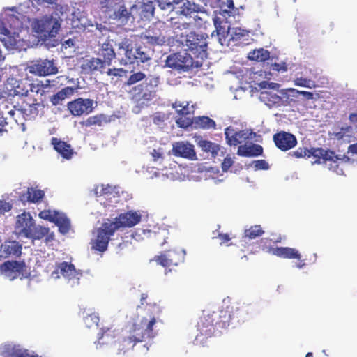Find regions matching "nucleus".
<instances>
[{"label":"nucleus","mask_w":357,"mask_h":357,"mask_svg":"<svg viewBox=\"0 0 357 357\" xmlns=\"http://www.w3.org/2000/svg\"><path fill=\"white\" fill-rule=\"evenodd\" d=\"M166 66L178 70L188 71L190 69L202 66L199 61H195L188 52H177L169 55L166 59Z\"/></svg>","instance_id":"423d86ee"},{"label":"nucleus","mask_w":357,"mask_h":357,"mask_svg":"<svg viewBox=\"0 0 357 357\" xmlns=\"http://www.w3.org/2000/svg\"><path fill=\"white\" fill-rule=\"evenodd\" d=\"M59 273L63 277L68 280V282L70 284V287H74L79 284L81 273L76 271L73 264L66 261L58 264L55 270L52 273V275L54 278H59Z\"/></svg>","instance_id":"f8f14e48"},{"label":"nucleus","mask_w":357,"mask_h":357,"mask_svg":"<svg viewBox=\"0 0 357 357\" xmlns=\"http://www.w3.org/2000/svg\"><path fill=\"white\" fill-rule=\"evenodd\" d=\"M98 54L103 58V61L107 66H110L112 60L115 58L116 54L113 48L112 44L109 40H106L98 50Z\"/></svg>","instance_id":"473e14b6"},{"label":"nucleus","mask_w":357,"mask_h":357,"mask_svg":"<svg viewBox=\"0 0 357 357\" xmlns=\"http://www.w3.org/2000/svg\"><path fill=\"white\" fill-rule=\"evenodd\" d=\"M225 135L227 143L229 146H236L248 139V135L244 130L235 131L230 128L225 129Z\"/></svg>","instance_id":"a878e982"},{"label":"nucleus","mask_w":357,"mask_h":357,"mask_svg":"<svg viewBox=\"0 0 357 357\" xmlns=\"http://www.w3.org/2000/svg\"><path fill=\"white\" fill-rule=\"evenodd\" d=\"M271 240L269 238H262L261 240V247L263 251L269 254L275 255L284 259H296L300 261L296 266L299 268H303L305 264L301 261V255L298 250L289 247H276L271 246Z\"/></svg>","instance_id":"39448f33"},{"label":"nucleus","mask_w":357,"mask_h":357,"mask_svg":"<svg viewBox=\"0 0 357 357\" xmlns=\"http://www.w3.org/2000/svg\"><path fill=\"white\" fill-rule=\"evenodd\" d=\"M109 121V119H107L105 114H100L88 118L87 120L82 123L86 126L93 125L101 126L103 123H107Z\"/></svg>","instance_id":"09e8293b"},{"label":"nucleus","mask_w":357,"mask_h":357,"mask_svg":"<svg viewBox=\"0 0 357 357\" xmlns=\"http://www.w3.org/2000/svg\"><path fill=\"white\" fill-rule=\"evenodd\" d=\"M271 70L278 72H286L287 70V66L286 63H275L271 65Z\"/></svg>","instance_id":"774afa93"},{"label":"nucleus","mask_w":357,"mask_h":357,"mask_svg":"<svg viewBox=\"0 0 357 357\" xmlns=\"http://www.w3.org/2000/svg\"><path fill=\"white\" fill-rule=\"evenodd\" d=\"M51 144L54 149L65 159L69 160L73 155V149L69 144L56 137H52Z\"/></svg>","instance_id":"cd10ccee"},{"label":"nucleus","mask_w":357,"mask_h":357,"mask_svg":"<svg viewBox=\"0 0 357 357\" xmlns=\"http://www.w3.org/2000/svg\"><path fill=\"white\" fill-rule=\"evenodd\" d=\"M238 9L234 7L233 0H220V13L227 14L229 16L235 15Z\"/></svg>","instance_id":"a19ab883"},{"label":"nucleus","mask_w":357,"mask_h":357,"mask_svg":"<svg viewBox=\"0 0 357 357\" xmlns=\"http://www.w3.org/2000/svg\"><path fill=\"white\" fill-rule=\"evenodd\" d=\"M197 123L203 128H211L215 126V121L208 116L199 117Z\"/></svg>","instance_id":"13d9d810"},{"label":"nucleus","mask_w":357,"mask_h":357,"mask_svg":"<svg viewBox=\"0 0 357 357\" xmlns=\"http://www.w3.org/2000/svg\"><path fill=\"white\" fill-rule=\"evenodd\" d=\"M158 83V77L145 79L144 82L132 88L133 98L141 104L151 101L155 96Z\"/></svg>","instance_id":"20e7f679"},{"label":"nucleus","mask_w":357,"mask_h":357,"mask_svg":"<svg viewBox=\"0 0 357 357\" xmlns=\"http://www.w3.org/2000/svg\"><path fill=\"white\" fill-rule=\"evenodd\" d=\"M309 149L306 147H299L296 151L290 152L289 155L295 158H309Z\"/></svg>","instance_id":"bf43d9fd"},{"label":"nucleus","mask_w":357,"mask_h":357,"mask_svg":"<svg viewBox=\"0 0 357 357\" xmlns=\"http://www.w3.org/2000/svg\"><path fill=\"white\" fill-rule=\"evenodd\" d=\"M254 166L256 169L267 170L269 169V165L265 160L254 161Z\"/></svg>","instance_id":"338daca9"},{"label":"nucleus","mask_w":357,"mask_h":357,"mask_svg":"<svg viewBox=\"0 0 357 357\" xmlns=\"http://www.w3.org/2000/svg\"><path fill=\"white\" fill-rule=\"evenodd\" d=\"M114 19L119 21L123 25L127 24L132 17L131 13L128 10L125 6H119V8L114 11Z\"/></svg>","instance_id":"c03bdc74"},{"label":"nucleus","mask_w":357,"mask_h":357,"mask_svg":"<svg viewBox=\"0 0 357 357\" xmlns=\"http://www.w3.org/2000/svg\"><path fill=\"white\" fill-rule=\"evenodd\" d=\"M107 66L105 62L99 58H91L90 59L85 60L81 66L83 71L85 73H93L95 71H100L102 73Z\"/></svg>","instance_id":"7c9ffc66"},{"label":"nucleus","mask_w":357,"mask_h":357,"mask_svg":"<svg viewBox=\"0 0 357 357\" xmlns=\"http://www.w3.org/2000/svg\"><path fill=\"white\" fill-rule=\"evenodd\" d=\"M259 86L261 89H274L280 91V84L275 82H268L267 81H262L259 84Z\"/></svg>","instance_id":"69168bd1"},{"label":"nucleus","mask_w":357,"mask_h":357,"mask_svg":"<svg viewBox=\"0 0 357 357\" xmlns=\"http://www.w3.org/2000/svg\"><path fill=\"white\" fill-rule=\"evenodd\" d=\"M24 98L22 100V104L20 106V108L17 109L20 112H26L29 110V112H33V110L38 109V107H40V105L37 102L36 99L30 97L26 95H24Z\"/></svg>","instance_id":"e433bc0d"},{"label":"nucleus","mask_w":357,"mask_h":357,"mask_svg":"<svg viewBox=\"0 0 357 357\" xmlns=\"http://www.w3.org/2000/svg\"><path fill=\"white\" fill-rule=\"evenodd\" d=\"M155 324V319L153 316L151 319L142 317L139 321L128 326L126 334L115 342L116 354L125 355L132 350L137 343L153 338L156 335V333L153 331Z\"/></svg>","instance_id":"f03ea898"},{"label":"nucleus","mask_w":357,"mask_h":357,"mask_svg":"<svg viewBox=\"0 0 357 357\" xmlns=\"http://www.w3.org/2000/svg\"><path fill=\"white\" fill-rule=\"evenodd\" d=\"M102 333L98 337V343L100 344H107L117 336L118 332L116 330H112L110 328L106 329L102 328Z\"/></svg>","instance_id":"a18cd8bd"},{"label":"nucleus","mask_w":357,"mask_h":357,"mask_svg":"<svg viewBox=\"0 0 357 357\" xmlns=\"http://www.w3.org/2000/svg\"><path fill=\"white\" fill-rule=\"evenodd\" d=\"M264 234V231L261 225H253L244 231L243 237L245 239L252 240L257 237L261 236Z\"/></svg>","instance_id":"49530a36"},{"label":"nucleus","mask_w":357,"mask_h":357,"mask_svg":"<svg viewBox=\"0 0 357 357\" xmlns=\"http://www.w3.org/2000/svg\"><path fill=\"white\" fill-rule=\"evenodd\" d=\"M273 142L278 149L287 151L295 147L297 144L296 137L291 133L280 131L273 135Z\"/></svg>","instance_id":"2eb2a0df"},{"label":"nucleus","mask_w":357,"mask_h":357,"mask_svg":"<svg viewBox=\"0 0 357 357\" xmlns=\"http://www.w3.org/2000/svg\"><path fill=\"white\" fill-rule=\"evenodd\" d=\"M196 142L202 151L207 154H210L211 158H215L218 156L220 151V146L219 144L207 139H204L202 137L197 138Z\"/></svg>","instance_id":"c756f323"},{"label":"nucleus","mask_w":357,"mask_h":357,"mask_svg":"<svg viewBox=\"0 0 357 357\" xmlns=\"http://www.w3.org/2000/svg\"><path fill=\"white\" fill-rule=\"evenodd\" d=\"M172 153L176 157H181L190 160H196L197 154L194 146L188 142H177L172 145Z\"/></svg>","instance_id":"f3484780"},{"label":"nucleus","mask_w":357,"mask_h":357,"mask_svg":"<svg viewBox=\"0 0 357 357\" xmlns=\"http://www.w3.org/2000/svg\"><path fill=\"white\" fill-rule=\"evenodd\" d=\"M172 107L176 112H195L198 109L196 103L185 100H176L172 105Z\"/></svg>","instance_id":"79ce46f5"},{"label":"nucleus","mask_w":357,"mask_h":357,"mask_svg":"<svg viewBox=\"0 0 357 357\" xmlns=\"http://www.w3.org/2000/svg\"><path fill=\"white\" fill-rule=\"evenodd\" d=\"M259 100L270 109L281 107L280 94H276L271 91H263L259 93Z\"/></svg>","instance_id":"bb28decb"},{"label":"nucleus","mask_w":357,"mask_h":357,"mask_svg":"<svg viewBox=\"0 0 357 357\" xmlns=\"http://www.w3.org/2000/svg\"><path fill=\"white\" fill-rule=\"evenodd\" d=\"M1 251L5 257L9 256H20L22 253V245L16 241H5L1 245Z\"/></svg>","instance_id":"72a5a7b5"},{"label":"nucleus","mask_w":357,"mask_h":357,"mask_svg":"<svg viewBox=\"0 0 357 357\" xmlns=\"http://www.w3.org/2000/svg\"><path fill=\"white\" fill-rule=\"evenodd\" d=\"M28 70L31 74L39 77L55 75L58 73V68L53 59H39L34 61L28 66Z\"/></svg>","instance_id":"9b49d317"},{"label":"nucleus","mask_w":357,"mask_h":357,"mask_svg":"<svg viewBox=\"0 0 357 357\" xmlns=\"http://www.w3.org/2000/svg\"><path fill=\"white\" fill-rule=\"evenodd\" d=\"M113 190H114L111 185L102 184L100 186L96 187L95 194L96 197L105 196L111 195Z\"/></svg>","instance_id":"5fc2aeb1"},{"label":"nucleus","mask_w":357,"mask_h":357,"mask_svg":"<svg viewBox=\"0 0 357 357\" xmlns=\"http://www.w3.org/2000/svg\"><path fill=\"white\" fill-rule=\"evenodd\" d=\"M36 86L31 83L27 78L17 79L13 77L8 78L5 84V89L9 96H20L26 95L29 91L38 92V89H36Z\"/></svg>","instance_id":"6e6552de"},{"label":"nucleus","mask_w":357,"mask_h":357,"mask_svg":"<svg viewBox=\"0 0 357 357\" xmlns=\"http://www.w3.org/2000/svg\"><path fill=\"white\" fill-rule=\"evenodd\" d=\"M352 132L353 130L351 126L342 127L337 132H334L332 136L335 139L342 140L346 137H351Z\"/></svg>","instance_id":"603ef678"},{"label":"nucleus","mask_w":357,"mask_h":357,"mask_svg":"<svg viewBox=\"0 0 357 357\" xmlns=\"http://www.w3.org/2000/svg\"><path fill=\"white\" fill-rule=\"evenodd\" d=\"M94 101L89 98H78L67 104L69 112H92Z\"/></svg>","instance_id":"5701e85b"},{"label":"nucleus","mask_w":357,"mask_h":357,"mask_svg":"<svg viewBox=\"0 0 357 357\" xmlns=\"http://www.w3.org/2000/svg\"><path fill=\"white\" fill-rule=\"evenodd\" d=\"M270 58V52L264 49L259 48L250 52L248 54V59L250 61L257 62H264Z\"/></svg>","instance_id":"58836bf2"},{"label":"nucleus","mask_w":357,"mask_h":357,"mask_svg":"<svg viewBox=\"0 0 357 357\" xmlns=\"http://www.w3.org/2000/svg\"><path fill=\"white\" fill-rule=\"evenodd\" d=\"M280 94L281 106H288L295 104L298 98V90L294 88H287L279 91Z\"/></svg>","instance_id":"2f4dec72"},{"label":"nucleus","mask_w":357,"mask_h":357,"mask_svg":"<svg viewBox=\"0 0 357 357\" xmlns=\"http://www.w3.org/2000/svg\"><path fill=\"white\" fill-rule=\"evenodd\" d=\"M187 19L181 15L176 14V16L171 17L169 20L170 26L174 30V39L176 42V35L184 34L181 31L189 30L191 28V22H187Z\"/></svg>","instance_id":"b1692460"},{"label":"nucleus","mask_w":357,"mask_h":357,"mask_svg":"<svg viewBox=\"0 0 357 357\" xmlns=\"http://www.w3.org/2000/svg\"><path fill=\"white\" fill-rule=\"evenodd\" d=\"M166 29L165 22L158 21L149 26L142 37L151 45H162L166 42Z\"/></svg>","instance_id":"1a4fd4ad"},{"label":"nucleus","mask_w":357,"mask_h":357,"mask_svg":"<svg viewBox=\"0 0 357 357\" xmlns=\"http://www.w3.org/2000/svg\"><path fill=\"white\" fill-rule=\"evenodd\" d=\"M70 80L68 79V77L66 75H60L56 77L53 80H49L47 79L43 82V81H40V84H38L36 85V88H38L39 86L40 88L44 91L45 89L50 87L51 86H56V84H59V86L65 85L68 84Z\"/></svg>","instance_id":"4c0bfd02"},{"label":"nucleus","mask_w":357,"mask_h":357,"mask_svg":"<svg viewBox=\"0 0 357 357\" xmlns=\"http://www.w3.org/2000/svg\"><path fill=\"white\" fill-rule=\"evenodd\" d=\"M6 92L0 91V112L9 109L10 100L6 96Z\"/></svg>","instance_id":"0e129e2a"},{"label":"nucleus","mask_w":357,"mask_h":357,"mask_svg":"<svg viewBox=\"0 0 357 357\" xmlns=\"http://www.w3.org/2000/svg\"><path fill=\"white\" fill-rule=\"evenodd\" d=\"M199 12L200 7L198 5L187 1L181 7V10L176 13V14L181 15L185 19H188V17L190 19L195 13Z\"/></svg>","instance_id":"c9c22d12"},{"label":"nucleus","mask_w":357,"mask_h":357,"mask_svg":"<svg viewBox=\"0 0 357 357\" xmlns=\"http://www.w3.org/2000/svg\"><path fill=\"white\" fill-rule=\"evenodd\" d=\"M263 153V147L257 144H250V145H241L238 148L237 154L243 157H257Z\"/></svg>","instance_id":"c85d7f7f"},{"label":"nucleus","mask_w":357,"mask_h":357,"mask_svg":"<svg viewBox=\"0 0 357 357\" xmlns=\"http://www.w3.org/2000/svg\"><path fill=\"white\" fill-rule=\"evenodd\" d=\"M183 0H158V6L162 10L174 9V4L181 3Z\"/></svg>","instance_id":"6e6d98bb"},{"label":"nucleus","mask_w":357,"mask_h":357,"mask_svg":"<svg viewBox=\"0 0 357 357\" xmlns=\"http://www.w3.org/2000/svg\"><path fill=\"white\" fill-rule=\"evenodd\" d=\"M54 223L58 226L59 231L62 234L68 233L70 229V220L64 215L59 213Z\"/></svg>","instance_id":"37998d69"},{"label":"nucleus","mask_w":357,"mask_h":357,"mask_svg":"<svg viewBox=\"0 0 357 357\" xmlns=\"http://www.w3.org/2000/svg\"><path fill=\"white\" fill-rule=\"evenodd\" d=\"M207 38V34L190 31L189 33L176 35V43L182 47H186L185 50L189 51L202 63L208 55Z\"/></svg>","instance_id":"7ed1b4c3"},{"label":"nucleus","mask_w":357,"mask_h":357,"mask_svg":"<svg viewBox=\"0 0 357 357\" xmlns=\"http://www.w3.org/2000/svg\"><path fill=\"white\" fill-rule=\"evenodd\" d=\"M4 357H40L37 354H30L27 350H22L16 347H7L4 351Z\"/></svg>","instance_id":"ea45409f"},{"label":"nucleus","mask_w":357,"mask_h":357,"mask_svg":"<svg viewBox=\"0 0 357 357\" xmlns=\"http://www.w3.org/2000/svg\"><path fill=\"white\" fill-rule=\"evenodd\" d=\"M61 27L58 20L52 16H45L33 22V29L36 33L45 38L56 36Z\"/></svg>","instance_id":"0eeeda50"},{"label":"nucleus","mask_w":357,"mask_h":357,"mask_svg":"<svg viewBox=\"0 0 357 357\" xmlns=\"http://www.w3.org/2000/svg\"><path fill=\"white\" fill-rule=\"evenodd\" d=\"M59 214V213L56 211H52L50 210H44L40 212L39 217L41 219L48 220L49 222L54 223Z\"/></svg>","instance_id":"864d4df0"},{"label":"nucleus","mask_w":357,"mask_h":357,"mask_svg":"<svg viewBox=\"0 0 357 357\" xmlns=\"http://www.w3.org/2000/svg\"><path fill=\"white\" fill-rule=\"evenodd\" d=\"M120 48H123L125 51V64L136 62L135 49L134 50L131 45L122 43Z\"/></svg>","instance_id":"de8ad7c7"},{"label":"nucleus","mask_w":357,"mask_h":357,"mask_svg":"<svg viewBox=\"0 0 357 357\" xmlns=\"http://www.w3.org/2000/svg\"><path fill=\"white\" fill-rule=\"evenodd\" d=\"M213 22L215 27V31L218 36L225 37L226 34H228V31L225 29L224 26H222V22L219 17H215L213 18Z\"/></svg>","instance_id":"052dcab7"},{"label":"nucleus","mask_w":357,"mask_h":357,"mask_svg":"<svg viewBox=\"0 0 357 357\" xmlns=\"http://www.w3.org/2000/svg\"><path fill=\"white\" fill-rule=\"evenodd\" d=\"M197 327L201 335L211 337L214 333L218 325L214 317L211 316V312H204L197 322Z\"/></svg>","instance_id":"dca6fc26"},{"label":"nucleus","mask_w":357,"mask_h":357,"mask_svg":"<svg viewBox=\"0 0 357 357\" xmlns=\"http://www.w3.org/2000/svg\"><path fill=\"white\" fill-rule=\"evenodd\" d=\"M45 197V192L37 187H29L26 192L21 193L19 199L22 203H40Z\"/></svg>","instance_id":"412c9836"},{"label":"nucleus","mask_w":357,"mask_h":357,"mask_svg":"<svg viewBox=\"0 0 357 357\" xmlns=\"http://www.w3.org/2000/svg\"><path fill=\"white\" fill-rule=\"evenodd\" d=\"M146 75L142 72H137L132 74L127 80L126 84L128 85H132L144 79Z\"/></svg>","instance_id":"680f3d73"},{"label":"nucleus","mask_w":357,"mask_h":357,"mask_svg":"<svg viewBox=\"0 0 357 357\" xmlns=\"http://www.w3.org/2000/svg\"><path fill=\"white\" fill-rule=\"evenodd\" d=\"M180 116L176 120V123L180 128H187L193 123L192 117L188 116L192 113H178Z\"/></svg>","instance_id":"3c124183"},{"label":"nucleus","mask_w":357,"mask_h":357,"mask_svg":"<svg viewBox=\"0 0 357 357\" xmlns=\"http://www.w3.org/2000/svg\"><path fill=\"white\" fill-rule=\"evenodd\" d=\"M142 215L135 211L121 213L114 221L107 219L97 229L95 238L91 240L93 250L103 252L107 250L111 236L121 227H132L137 225Z\"/></svg>","instance_id":"f257e3e1"},{"label":"nucleus","mask_w":357,"mask_h":357,"mask_svg":"<svg viewBox=\"0 0 357 357\" xmlns=\"http://www.w3.org/2000/svg\"><path fill=\"white\" fill-rule=\"evenodd\" d=\"M294 84L296 86L305 87L308 89H313L317 86V84L314 81L311 79H307L306 77H296L293 80Z\"/></svg>","instance_id":"8fccbe9b"},{"label":"nucleus","mask_w":357,"mask_h":357,"mask_svg":"<svg viewBox=\"0 0 357 357\" xmlns=\"http://www.w3.org/2000/svg\"><path fill=\"white\" fill-rule=\"evenodd\" d=\"M232 307L234 324H241L248 321L252 315L253 307L250 304L230 303Z\"/></svg>","instance_id":"4468645a"},{"label":"nucleus","mask_w":357,"mask_h":357,"mask_svg":"<svg viewBox=\"0 0 357 357\" xmlns=\"http://www.w3.org/2000/svg\"><path fill=\"white\" fill-rule=\"evenodd\" d=\"M79 87L77 86H66L63 88L61 90L59 91L55 94L52 95L50 98V101L51 103L54 105H62L63 101L70 98L74 95V93L77 91Z\"/></svg>","instance_id":"393cba45"},{"label":"nucleus","mask_w":357,"mask_h":357,"mask_svg":"<svg viewBox=\"0 0 357 357\" xmlns=\"http://www.w3.org/2000/svg\"><path fill=\"white\" fill-rule=\"evenodd\" d=\"M309 158L313 156L316 158V163H326L327 161H331L335 163V167H338L335 159H337V156L333 151L326 150L322 148H312L309 149Z\"/></svg>","instance_id":"aec40b11"},{"label":"nucleus","mask_w":357,"mask_h":357,"mask_svg":"<svg viewBox=\"0 0 357 357\" xmlns=\"http://www.w3.org/2000/svg\"><path fill=\"white\" fill-rule=\"evenodd\" d=\"M232 307L230 303L222 307L219 311L211 312V316L214 317L215 323L219 328H224L234 324L232 318Z\"/></svg>","instance_id":"6ab92c4d"},{"label":"nucleus","mask_w":357,"mask_h":357,"mask_svg":"<svg viewBox=\"0 0 357 357\" xmlns=\"http://www.w3.org/2000/svg\"><path fill=\"white\" fill-rule=\"evenodd\" d=\"M26 238L32 240H40L45 238V242L49 244L55 239V235L54 232H50L48 227L35 225L31 231V235Z\"/></svg>","instance_id":"4be33fe9"},{"label":"nucleus","mask_w":357,"mask_h":357,"mask_svg":"<svg viewBox=\"0 0 357 357\" xmlns=\"http://www.w3.org/2000/svg\"><path fill=\"white\" fill-rule=\"evenodd\" d=\"M35 224V220L31 214L24 212L17 216L15 228L19 235L26 238L31 235V231Z\"/></svg>","instance_id":"a211bd4d"},{"label":"nucleus","mask_w":357,"mask_h":357,"mask_svg":"<svg viewBox=\"0 0 357 357\" xmlns=\"http://www.w3.org/2000/svg\"><path fill=\"white\" fill-rule=\"evenodd\" d=\"M136 62L144 63L150 59L148 54L141 47L135 48Z\"/></svg>","instance_id":"e2e57ef3"},{"label":"nucleus","mask_w":357,"mask_h":357,"mask_svg":"<svg viewBox=\"0 0 357 357\" xmlns=\"http://www.w3.org/2000/svg\"><path fill=\"white\" fill-rule=\"evenodd\" d=\"M147 298L148 294L146 293H142L141 294V305H145L146 309L147 310L148 312H149V319H151L153 316L156 319V317H158L161 313V308L156 303H147Z\"/></svg>","instance_id":"f704fd0d"},{"label":"nucleus","mask_w":357,"mask_h":357,"mask_svg":"<svg viewBox=\"0 0 357 357\" xmlns=\"http://www.w3.org/2000/svg\"><path fill=\"white\" fill-rule=\"evenodd\" d=\"M26 269L24 261H7L0 265L1 272L10 280L23 276Z\"/></svg>","instance_id":"ddd939ff"},{"label":"nucleus","mask_w":357,"mask_h":357,"mask_svg":"<svg viewBox=\"0 0 357 357\" xmlns=\"http://www.w3.org/2000/svg\"><path fill=\"white\" fill-rule=\"evenodd\" d=\"M99 320L100 319L98 315L96 313H92L84 317V321L87 327L91 328L94 326H98Z\"/></svg>","instance_id":"4d7b16f0"},{"label":"nucleus","mask_w":357,"mask_h":357,"mask_svg":"<svg viewBox=\"0 0 357 357\" xmlns=\"http://www.w3.org/2000/svg\"><path fill=\"white\" fill-rule=\"evenodd\" d=\"M185 259V252L181 250H168L160 255H156L151 261H155L158 264L169 268V271L172 267L177 266L183 263Z\"/></svg>","instance_id":"9d476101"}]
</instances>
